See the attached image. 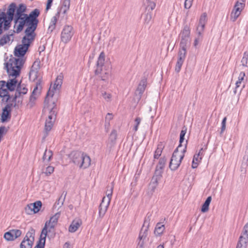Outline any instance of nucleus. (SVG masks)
Listing matches in <instances>:
<instances>
[{"mask_svg":"<svg viewBox=\"0 0 248 248\" xmlns=\"http://www.w3.org/2000/svg\"><path fill=\"white\" fill-rule=\"evenodd\" d=\"M24 63V60L22 57L17 59L12 58L5 63V67L10 79L7 82L4 80L0 81V97L3 102H8L10 100V95L9 92L14 91L17 85L16 78L19 76L21 67Z\"/></svg>","mask_w":248,"mask_h":248,"instance_id":"f257e3e1","label":"nucleus"},{"mask_svg":"<svg viewBox=\"0 0 248 248\" xmlns=\"http://www.w3.org/2000/svg\"><path fill=\"white\" fill-rule=\"evenodd\" d=\"M26 6L23 4H20L15 14L14 28L17 33L20 32L25 26L27 27L25 31V35L27 36L35 35L34 32L37 28L39 21L37 17L40 14L38 9H35L31 11L29 15L25 14Z\"/></svg>","mask_w":248,"mask_h":248,"instance_id":"f03ea898","label":"nucleus"},{"mask_svg":"<svg viewBox=\"0 0 248 248\" xmlns=\"http://www.w3.org/2000/svg\"><path fill=\"white\" fill-rule=\"evenodd\" d=\"M60 217V213H57L53 216L50 217L48 221L46 222L45 227L42 231L41 234V239L39 243L34 248H44L46 238L47 232H53L54 228L57 224L58 220Z\"/></svg>","mask_w":248,"mask_h":248,"instance_id":"7ed1b4c3","label":"nucleus"},{"mask_svg":"<svg viewBox=\"0 0 248 248\" xmlns=\"http://www.w3.org/2000/svg\"><path fill=\"white\" fill-rule=\"evenodd\" d=\"M72 162L80 169H86L91 165V158L89 156L81 152L73 151L69 155Z\"/></svg>","mask_w":248,"mask_h":248,"instance_id":"20e7f679","label":"nucleus"},{"mask_svg":"<svg viewBox=\"0 0 248 248\" xmlns=\"http://www.w3.org/2000/svg\"><path fill=\"white\" fill-rule=\"evenodd\" d=\"M54 102H53L52 105H49L48 106H45L44 108V111L45 112H48L49 114L48 115V118L46 120L45 126V134L44 138H45L48 132H49L53 125V123L56 118V108L55 107Z\"/></svg>","mask_w":248,"mask_h":248,"instance_id":"39448f33","label":"nucleus"},{"mask_svg":"<svg viewBox=\"0 0 248 248\" xmlns=\"http://www.w3.org/2000/svg\"><path fill=\"white\" fill-rule=\"evenodd\" d=\"M36 35L27 36L25 35L22 40V45L16 46L15 50V55L17 57H22L27 51L30 44L33 41Z\"/></svg>","mask_w":248,"mask_h":248,"instance_id":"423d86ee","label":"nucleus"},{"mask_svg":"<svg viewBox=\"0 0 248 248\" xmlns=\"http://www.w3.org/2000/svg\"><path fill=\"white\" fill-rule=\"evenodd\" d=\"M186 145L184 148L180 151L179 148H177L173 153L172 155L169 167L172 170H176L180 166V163L184 157L185 153L186 152Z\"/></svg>","mask_w":248,"mask_h":248,"instance_id":"0eeeda50","label":"nucleus"},{"mask_svg":"<svg viewBox=\"0 0 248 248\" xmlns=\"http://www.w3.org/2000/svg\"><path fill=\"white\" fill-rule=\"evenodd\" d=\"M35 230L31 228L20 244V248H31L34 240Z\"/></svg>","mask_w":248,"mask_h":248,"instance_id":"6e6552de","label":"nucleus"},{"mask_svg":"<svg viewBox=\"0 0 248 248\" xmlns=\"http://www.w3.org/2000/svg\"><path fill=\"white\" fill-rule=\"evenodd\" d=\"M148 226L149 223L147 221V218H146L138 238V243L137 248H144V240L147 235V228Z\"/></svg>","mask_w":248,"mask_h":248,"instance_id":"1a4fd4ad","label":"nucleus"},{"mask_svg":"<svg viewBox=\"0 0 248 248\" xmlns=\"http://www.w3.org/2000/svg\"><path fill=\"white\" fill-rule=\"evenodd\" d=\"M17 105L16 103H8L5 107L2 109V112L1 115V121L2 122H5L10 120L11 118V112L12 107H16Z\"/></svg>","mask_w":248,"mask_h":248,"instance_id":"9d476101","label":"nucleus"},{"mask_svg":"<svg viewBox=\"0 0 248 248\" xmlns=\"http://www.w3.org/2000/svg\"><path fill=\"white\" fill-rule=\"evenodd\" d=\"M74 32L73 27L71 26H65L61 33V40L64 43H67L71 39Z\"/></svg>","mask_w":248,"mask_h":248,"instance_id":"9b49d317","label":"nucleus"},{"mask_svg":"<svg viewBox=\"0 0 248 248\" xmlns=\"http://www.w3.org/2000/svg\"><path fill=\"white\" fill-rule=\"evenodd\" d=\"M242 2L237 1L234 6L233 10L232 11L231 17L232 21H235L239 16L241 11L245 7V2L246 0H241Z\"/></svg>","mask_w":248,"mask_h":248,"instance_id":"f8f14e48","label":"nucleus"},{"mask_svg":"<svg viewBox=\"0 0 248 248\" xmlns=\"http://www.w3.org/2000/svg\"><path fill=\"white\" fill-rule=\"evenodd\" d=\"M42 206V202L40 201L32 203L29 204L25 208V212L29 215L38 213Z\"/></svg>","mask_w":248,"mask_h":248,"instance_id":"ddd939ff","label":"nucleus"},{"mask_svg":"<svg viewBox=\"0 0 248 248\" xmlns=\"http://www.w3.org/2000/svg\"><path fill=\"white\" fill-rule=\"evenodd\" d=\"M189 34L190 31L187 27H185L181 32V48L187 49V45L189 42Z\"/></svg>","mask_w":248,"mask_h":248,"instance_id":"4468645a","label":"nucleus"},{"mask_svg":"<svg viewBox=\"0 0 248 248\" xmlns=\"http://www.w3.org/2000/svg\"><path fill=\"white\" fill-rule=\"evenodd\" d=\"M147 85V80L145 78L142 79L140 82L138 87L135 92V100L138 101L140 100L141 96L144 93Z\"/></svg>","mask_w":248,"mask_h":248,"instance_id":"2eb2a0df","label":"nucleus"},{"mask_svg":"<svg viewBox=\"0 0 248 248\" xmlns=\"http://www.w3.org/2000/svg\"><path fill=\"white\" fill-rule=\"evenodd\" d=\"M40 68V62L38 61H35L31 67L29 73V78L30 80L35 81L37 79Z\"/></svg>","mask_w":248,"mask_h":248,"instance_id":"dca6fc26","label":"nucleus"},{"mask_svg":"<svg viewBox=\"0 0 248 248\" xmlns=\"http://www.w3.org/2000/svg\"><path fill=\"white\" fill-rule=\"evenodd\" d=\"M8 21L6 18V15L4 11L0 9V35L3 32L2 26L4 31H7L10 28L11 25L10 23H6Z\"/></svg>","mask_w":248,"mask_h":248,"instance_id":"f3484780","label":"nucleus"},{"mask_svg":"<svg viewBox=\"0 0 248 248\" xmlns=\"http://www.w3.org/2000/svg\"><path fill=\"white\" fill-rule=\"evenodd\" d=\"M186 53V49L181 48L178 52V58L175 66V71L179 72L184 62Z\"/></svg>","mask_w":248,"mask_h":248,"instance_id":"a211bd4d","label":"nucleus"},{"mask_svg":"<svg viewBox=\"0 0 248 248\" xmlns=\"http://www.w3.org/2000/svg\"><path fill=\"white\" fill-rule=\"evenodd\" d=\"M17 8V7H16V3L14 2L11 3L9 5L7 12L5 13L6 15V18L8 20V21H6V23L7 24L8 22L10 24H11L12 21L13 20L14 18L15 14L16 13Z\"/></svg>","mask_w":248,"mask_h":248,"instance_id":"6ab92c4d","label":"nucleus"},{"mask_svg":"<svg viewBox=\"0 0 248 248\" xmlns=\"http://www.w3.org/2000/svg\"><path fill=\"white\" fill-rule=\"evenodd\" d=\"M16 92L15 95L12 99V102L16 103V100L17 98H19L21 95H24L27 93L28 89L26 88L24 84H21L20 83L17 84L16 87Z\"/></svg>","mask_w":248,"mask_h":248,"instance_id":"aec40b11","label":"nucleus"},{"mask_svg":"<svg viewBox=\"0 0 248 248\" xmlns=\"http://www.w3.org/2000/svg\"><path fill=\"white\" fill-rule=\"evenodd\" d=\"M22 234L20 230L13 229L4 233V238L7 241H13L19 237Z\"/></svg>","mask_w":248,"mask_h":248,"instance_id":"412c9836","label":"nucleus"},{"mask_svg":"<svg viewBox=\"0 0 248 248\" xmlns=\"http://www.w3.org/2000/svg\"><path fill=\"white\" fill-rule=\"evenodd\" d=\"M166 162L167 159L165 156L161 157L158 159L157 165L156 167V177H161L162 176Z\"/></svg>","mask_w":248,"mask_h":248,"instance_id":"4be33fe9","label":"nucleus"},{"mask_svg":"<svg viewBox=\"0 0 248 248\" xmlns=\"http://www.w3.org/2000/svg\"><path fill=\"white\" fill-rule=\"evenodd\" d=\"M207 22V14H202L200 18L199 25L197 27V31L198 35H202L204 30L205 25Z\"/></svg>","mask_w":248,"mask_h":248,"instance_id":"5701e85b","label":"nucleus"},{"mask_svg":"<svg viewBox=\"0 0 248 248\" xmlns=\"http://www.w3.org/2000/svg\"><path fill=\"white\" fill-rule=\"evenodd\" d=\"M107 200V201L102 200L99 205V217L100 218H102L104 217L109 205V200Z\"/></svg>","mask_w":248,"mask_h":248,"instance_id":"b1692460","label":"nucleus"},{"mask_svg":"<svg viewBox=\"0 0 248 248\" xmlns=\"http://www.w3.org/2000/svg\"><path fill=\"white\" fill-rule=\"evenodd\" d=\"M105 60V55L103 52H102L98 57L97 62V68L95 70V74L98 75L99 73L102 71V68L104 65V62Z\"/></svg>","mask_w":248,"mask_h":248,"instance_id":"393cba45","label":"nucleus"},{"mask_svg":"<svg viewBox=\"0 0 248 248\" xmlns=\"http://www.w3.org/2000/svg\"><path fill=\"white\" fill-rule=\"evenodd\" d=\"M13 33L4 34L0 39V46H3L5 44L9 43L11 41H13Z\"/></svg>","mask_w":248,"mask_h":248,"instance_id":"a878e982","label":"nucleus"},{"mask_svg":"<svg viewBox=\"0 0 248 248\" xmlns=\"http://www.w3.org/2000/svg\"><path fill=\"white\" fill-rule=\"evenodd\" d=\"M81 224V221L80 219L74 220L73 221L69 227V231L71 232H75Z\"/></svg>","mask_w":248,"mask_h":248,"instance_id":"bb28decb","label":"nucleus"},{"mask_svg":"<svg viewBox=\"0 0 248 248\" xmlns=\"http://www.w3.org/2000/svg\"><path fill=\"white\" fill-rule=\"evenodd\" d=\"M63 78V76L62 74L57 76L53 86L54 90H59L61 88Z\"/></svg>","mask_w":248,"mask_h":248,"instance_id":"cd10ccee","label":"nucleus"},{"mask_svg":"<svg viewBox=\"0 0 248 248\" xmlns=\"http://www.w3.org/2000/svg\"><path fill=\"white\" fill-rule=\"evenodd\" d=\"M239 240L241 241L248 242V223L246 224L243 227L242 235L239 237Z\"/></svg>","mask_w":248,"mask_h":248,"instance_id":"c85d7f7f","label":"nucleus"},{"mask_svg":"<svg viewBox=\"0 0 248 248\" xmlns=\"http://www.w3.org/2000/svg\"><path fill=\"white\" fill-rule=\"evenodd\" d=\"M117 138V133L115 130H113L111 131L110 137L109 140H111V143L108 144V148L109 149V152L110 151L111 148L113 146L115 141Z\"/></svg>","mask_w":248,"mask_h":248,"instance_id":"c756f323","label":"nucleus"},{"mask_svg":"<svg viewBox=\"0 0 248 248\" xmlns=\"http://www.w3.org/2000/svg\"><path fill=\"white\" fill-rule=\"evenodd\" d=\"M165 230V225L163 222H160L156 224V236L161 235L163 234Z\"/></svg>","mask_w":248,"mask_h":248,"instance_id":"7c9ffc66","label":"nucleus"},{"mask_svg":"<svg viewBox=\"0 0 248 248\" xmlns=\"http://www.w3.org/2000/svg\"><path fill=\"white\" fill-rule=\"evenodd\" d=\"M60 13L58 12L55 16H54L51 18V21L50 22L49 26L48 27V30L51 32H52L56 27V24L57 21V16H59Z\"/></svg>","mask_w":248,"mask_h":248,"instance_id":"2f4dec72","label":"nucleus"},{"mask_svg":"<svg viewBox=\"0 0 248 248\" xmlns=\"http://www.w3.org/2000/svg\"><path fill=\"white\" fill-rule=\"evenodd\" d=\"M99 74L100 75V77L101 80L103 81H107L110 75V70L109 69H103L102 68V71Z\"/></svg>","mask_w":248,"mask_h":248,"instance_id":"473e14b6","label":"nucleus"},{"mask_svg":"<svg viewBox=\"0 0 248 248\" xmlns=\"http://www.w3.org/2000/svg\"><path fill=\"white\" fill-rule=\"evenodd\" d=\"M113 186L112 185L108 186L106 192L107 197H104L102 200L106 201L107 200V199L109 200V202H110L113 192Z\"/></svg>","mask_w":248,"mask_h":248,"instance_id":"72a5a7b5","label":"nucleus"},{"mask_svg":"<svg viewBox=\"0 0 248 248\" xmlns=\"http://www.w3.org/2000/svg\"><path fill=\"white\" fill-rule=\"evenodd\" d=\"M52 155L53 153L52 151H47V149H46L44 155L43 156L42 159L43 161H46L47 162H49L51 159Z\"/></svg>","mask_w":248,"mask_h":248,"instance_id":"f704fd0d","label":"nucleus"},{"mask_svg":"<svg viewBox=\"0 0 248 248\" xmlns=\"http://www.w3.org/2000/svg\"><path fill=\"white\" fill-rule=\"evenodd\" d=\"M211 200H212L211 196H209L206 199V201L203 204L202 209H201V211L202 212L205 213L208 211L209 206L211 202Z\"/></svg>","mask_w":248,"mask_h":248,"instance_id":"c9c22d12","label":"nucleus"},{"mask_svg":"<svg viewBox=\"0 0 248 248\" xmlns=\"http://www.w3.org/2000/svg\"><path fill=\"white\" fill-rule=\"evenodd\" d=\"M241 65L248 70V52H245L241 60Z\"/></svg>","mask_w":248,"mask_h":248,"instance_id":"e433bc0d","label":"nucleus"},{"mask_svg":"<svg viewBox=\"0 0 248 248\" xmlns=\"http://www.w3.org/2000/svg\"><path fill=\"white\" fill-rule=\"evenodd\" d=\"M145 4L146 5V11H153L155 7V3L154 0H146Z\"/></svg>","mask_w":248,"mask_h":248,"instance_id":"4c0bfd02","label":"nucleus"},{"mask_svg":"<svg viewBox=\"0 0 248 248\" xmlns=\"http://www.w3.org/2000/svg\"><path fill=\"white\" fill-rule=\"evenodd\" d=\"M244 86V83H242L239 81H237L235 83V87L233 91L234 93L236 94L238 92L240 93Z\"/></svg>","mask_w":248,"mask_h":248,"instance_id":"58836bf2","label":"nucleus"},{"mask_svg":"<svg viewBox=\"0 0 248 248\" xmlns=\"http://www.w3.org/2000/svg\"><path fill=\"white\" fill-rule=\"evenodd\" d=\"M186 133V128L185 127H183V129L182 130V131H181V133H180V140H179L180 144H179V146L177 147V148H179V149H180V148L182 146V143L184 140V139H185L184 137L185 136Z\"/></svg>","mask_w":248,"mask_h":248,"instance_id":"ea45409f","label":"nucleus"},{"mask_svg":"<svg viewBox=\"0 0 248 248\" xmlns=\"http://www.w3.org/2000/svg\"><path fill=\"white\" fill-rule=\"evenodd\" d=\"M42 89V86L41 85L40 79L36 82V86L34 87L32 93L36 95H39Z\"/></svg>","mask_w":248,"mask_h":248,"instance_id":"a19ab883","label":"nucleus"},{"mask_svg":"<svg viewBox=\"0 0 248 248\" xmlns=\"http://www.w3.org/2000/svg\"><path fill=\"white\" fill-rule=\"evenodd\" d=\"M38 96V95L35 94V93H31V94L30 97V101H29V103L28 104L30 107H32L34 106V105L35 104V102Z\"/></svg>","mask_w":248,"mask_h":248,"instance_id":"79ce46f5","label":"nucleus"},{"mask_svg":"<svg viewBox=\"0 0 248 248\" xmlns=\"http://www.w3.org/2000/svg\"><path fill=\"white\" fill-rule=\"evenodd\" d=\"M202 157H197V155H194L192 161V167L194 169L198 167L199 162L202 159Z\"/></svg>","mask_w":248,"mask_h":248,"instance_id":"37998d69","label":"nucleus"},{"mask_svg":"<svg viewBox=\"0 0 248 248\" xmlns=\"http://www.w3.org/2000/svg\"><path fill=\"white\" fill-rule=\"evenodd\" d=\"M164 147L162 143L159 144L157 146V148L156 149V158L157 156H160L161 155L162 150Z\"/></svg>","mask_w":248,"mask_h":248,"instance_id":"c03bdc74","label":"nucleus"},{"mask_svg":"<svg viewBox=\"0 0 248 248\" xmlns=\"http://www.w3.org/2000/svg\"><path fill=\"white\" fill-rule=\"evenodd\" d=\"M54 170V168L52 166H49L46 169V170L44 173L46 175L48 176L53 172Z\"/></svg>","mask_w":248,"mask_h":248,"instance_id":"a18cd8bd","label":"nucleus"},{"mask_svg":"<svg viewBox=\"0 0 248 248\" xmlns=\"http://www.w3.org/2000/svg\"><path fill=\"white\" fill-rule=\"evenodd\" d=\"M101 95L106 101L109 102L111 100V95L110 93L106 92H102Z\"/></svg>","mask_w":248,"mask_h":248,"instance_id":"49530a36","label":"nucleus"},{"mask_svg":"<svg viewBox=\"0 0 248 248\" xmlns=\"http://www.w3.org/2000/svg\"><path fill=\"white\" fill-rule=\"evenodd\" d=\"M113 119V115L112 113H108L105 119V126H108L109 124V121Z\"/></svg>","mask_w":248,"mask_h":248,"instance_id":"de8ad7c7","label":"nucleus"},{"mask_svg":"<svg viewBox=\"0 0 248 248\" xmlns=\"http://www.w3.org/2000/svg\"><path fill=\"white\" fill-rule=\"evenodd\" d=\"M152 11H150L149 12H148V11H146V13L144 20L146 23H149L151 21V19H152L151 12Z\"/></svg>","mask_w":248,"mask_h":248,"instance_id":"09e8293b","label":"nucleus"},{"mask_svg":"<svg viewBox=\"0 0 248 248\" xmlns=\"http://www.w3.org/2000/svg\"><path fill=\"white\" fill-rule=\"evenodd\" d=\"M141 122V119L139 117H137L135 120V125L134 126L133 130L135 132L137 131L138 129L139 125L140 124Z\"/></svg>","mask_w":248,"mask_h":248,"instance_id":"8fccbe9b","label":"nucleus"},{"mask_svg":"<svg viewBox=\"0 0 248 248\" xmlns=\"http://www.w3.org/2000/svg\"><path fill=\"white\" fill-rule=\"evenodd\" d=\"M247 242L239 240L236 248H246Z\"/></svg>","mask_w":248,"mask_h":248,"instance_id":"3c124183","label":"nucleus"},{"mask_svg":"<svg viewBox=\"0 0 248 248\" xmlns=\"http://www.w3.org/2000/svg\"><path fill=\"white\" fill-rule=\"evenodd\" d=\"M193 0H185L184 6L185 8L186 9H189L192 4Z\"/></svg>","mask_w":248,"mask_h":248,"instance_id":"603ef678","label":"nucleus"},{"mask_svg":"<svg viewBox=\"0 0 248 248\" xmlns=\"http://www.w3.org/2000/svg\"><path fill=\"white\" fill-rule=\"evenodd\" d=\"M227 118L224 117L222 121L220 134H222L226 129V123Z\"/></svg>","mask_w":248,"mask_h":248,"instance_id":"864d4df0","label":"nucleus"},{"mask_svg":"<svg viewBox=\"0 0 248 248\" xmlns=\"http://www.w3.org/2000/svg\"><path fill=\"white\" fill-rule=\"evenodd\" d=\"M70 4V0H64L63 2V6L65 7L64 10V12L68 10L69 8Z\"/></svg>","mask_w":248,"mask_h":248,"instance_id":"5fc2aeb1","label":"nucleus"},{"mask_svg":"<svg viewBox=\"0 0 248 248\" xmlns=\"http://www.w3.org/2000/svg\"><path fill=\"white\" fill-rule=\"evenodd\" d=\"M149 190H150V192L152 194H153L154 192L155 189V182H151L150 184L149 185Z\"/></svg>","mask_w":248,"mask_h":248,"instance_id":"6e6d98bb","label":"nucleus"},{"mask_svg":"<svg viewBox=\"0 0 248 248\" xmlns=\"http://www.w3.org/2000/svg\"><path fill=\"white\" fill-rule=\"evenodd\" d=\"M245 77V72H240V73L239 74V77L238 78V79L237 81H239L242 83H244V82H243V81L244 80Z\"/></svg>","mask_w":248,"mask_h":248,"instance_id":"4d7b16f0","label":"nucleus"},{"mask_svg":"<svg viewBox=\"0 0 248 248\" xmlns=\"http://www.w3.org/2000/svg\"><path fill=\"white\" fill-rule=\"evenodd\" d=\"M53 95H54V92H53V90H51L49 89V90H48V91L47 92V95H46V98L45 99V102H46L47 100H48V98L49 97H52Z\"/></svg>","mask_w":248,"mask_h":248,"instance_id":"13d9d810","label":"nucleus"},{"mask_svg":"<svg viewBox=\"0 0 248 248\" xmlns=\"http://www.w3.org/2000/svg\"><path fill=\"white\" fill-rule=\"evenodd\" d=\"M65 196H66V194H65L64 197L63 198H62V195L61 196V197L59 199V200L57 202H58L57 204L58 205H60V206H61L63 204V202L65 200Z\"/></svg>","mask_w":248,"mask_h":248,"instance_id":"bf43d9fd","label":"nucleus"},{"mask_svg":"<svg viewBox=\"0 0 248 248\" xmlns=\"http://www.w3.org/2000/svg\"><path fill=\"white\" fill-rule=\"evenodd\" d=\"M53 0H47V4L46 6V10H48L51 7Z\"/></svg>","mask_w":248,"mask_h":248,"instance_id":"052dcab7","label":"nucleus"},{"mask_svg":"<svg viewBox=\"0 0 248 248\" xmlns=\"http://www.w3.org/2000/svg\"><path fill=\"white\" fill-rule=\"evenodd\" d=\"M202 35H199V36L196 38L195 39V41H194V46L196 47L197 46V45H198L199 44V42L200 41V37Z\"/></svg>","mask_w":248,"mask_h":248,"instance_id":"680f3d73","label":"nucleus"},{"mask_svg":"<svg viewBox=\"0 0 248 248\" xmlns=\"http://www.w3.org/2000/svg\"><path fill=\"white\" fill-rule=\"evenodd\" d=\"M203 148H201V150H200L199 153L198 154H196L195 155H197V157H202V155H203Z\"/></svg>","mask_w":248,"mask_h":248,"instance_id":"e2e57ef3","label":"nucleus"},{"mask_svg":"<svg viewBox=\"0 0 248 248\" xmlns=\"http://www.w3.org/2000/svg\"><path fill=\"white\" fill-rule=\"evenodd\" d=\"M63 248H71L69 243L66 242L64 244Z\"/></svg>","mask_w":248,"mask_h":248,"instance_id":"0e129e2a","label":"nucleus"},{"mask_svg":"<svg viewBox=\"0 0 248 248\" xmlns=\"http://www.w3.org/2000/svg\"><path fill=\"white\" fill-rule=\"evenodd\" d=\"M156 248H164V244L163 243L162 244H160L156 247Z\"/></svg>","mask_w":248,"mask_h":248,"instance_id":"69168bd1","label":"nucleus"},{"mask_svg":"<svg viewBox=\"0 0 248 248\" xmlns=\"http://www.w3.org/2000/svg\"><path fill=\"white\" fill-rule=\"evenodd\" d=\"M115 38H113V39L112 40H110L109 41V42H111V41H112V42H113L115 41Z\"/></svg>","mask_w":248,"mask_h":248,"instance_id":"338daca9","label":"nucleus"},{"mask_svg":"<svg viewBox=\"0 0 248 248\" xmlns=\"http://www.w3.org/2000/svg\"><path fill=\"white\" fill-rule=\"evenodd\" d=\"M151 110H152V108H151L150 107L149 108V111H151Z\"/></svg>","mask_w":248,"mask_h":248,"instance_id":"774afa93","label":"nucleus"}]
</instances>
